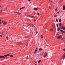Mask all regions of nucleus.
Masks as SVG:
<instances>
[{"label":"nucleus","instance_id":"nucleus-41","mask_svg":"<svg viewBox=\"0 0 65 65\" xmlns=\"http://www.w3.org/2000/svg\"><path fill=\"white\" fill-rule=\"evenodd\" d=\"M36 53V51L35 52H34V53L35 54V53Z\"/></svg>","mask_w":65,"mask_h":65},{"label":"nucleus","instance_id":"nucleus-48","mask_svg":"<svg viewBox=\"0 0 65 65\" xmlns=\"http://www.w3.org/2000/svg\"><path fill=\"white\" fill-rule=\"evenodd\" d=\"M55 17H57V16H55Z\"/></svg>","mask_w":65,"mask_h":65},{"label":"nucleus","instance_id":"nucleus-24","mask_svg":"<svg viewBox=\"0 0 65 65\" xmlns=\"http://www.w3.org/2000/svg\"><path fill=\"white\" fill-rule=\"evenodd\" d=\"M56 21L57 22H58V20L57 19H56Z\"/></svg>","mask_w":65,"mask_h":65},{"label":"nucleus","instance_id":"nucleus-31","mask_svg":"<svg viewBox=\"0 0 65 65\" xmlns=\"http://www.w3.org/2000/svg\"><path fill=\"white\" fill-rule=\"evenodd\" d=\"M60 31L61 32H63V30H60Z\"/></svg>","mask_w":65,"mask_h":65},{"label":"nucleus","instance_id":"nucleus-18","mask_svg":"<svg viewBox=\"0 0 65 65\" xmlns=\"http://www.w3.org/2000/svg\"><path fill=\"white\" fill-rule=\"evenodd\" d=\"M41 62V60H39L38 62V63H40V62Z\"/></svg>","mask_w":65,"mask_h":65},{"label":"nucleus","instance_id":"nucleus-12","mask_svg":"<svg viewBox=\"0 0 65 65\" xmlns=\"http://www.w3.org/2000/svg\"><path fill=\"white\" fill-rule=\"evenodd\" d=\"M41 38H43V36L42 35L41 36Z\"/></svg>","mask_w":65,"mask_h":65},{"label":"nucleus","instance_id":"nucleus-59","mask_svg":"<svg viewBox=\"0 0 65 65\" xmlns=\"http://www.w3.org/2000/svg\"><path fill=\"white\" fill-rule=\"evenodd\" d=\"M26 46H27V45Z\"/></svg>","mask_w":65,"mask_h":65},{"label":"nucleus","instance_id":"nucleus-25","mask_svg":"<svg viewBox=\"0 0 65 65\" xmlns=\"http://www.w3.org/2000/svg\"><path fill=\"white\" fill-rule=\"evenodd\" d=\"M56 26H57V27H58L59 26V25H58V24H57Z\"/></svg>","mask_w":65,"mask_h":65},{"label":"nucleus","instance_id":"nucleus-17","mask_svg":"<svg viewBox=\"0 0 65 65\" xmlns=\"http://www.w3.org/2000/svg\"><path fill=\"white\" fill-rule=\"evenodd\" d=\"M61 21H62V20H61V19H59V22H61Z\"/></svg>","mask_w":65,"mask_h":65},{"label":"nucleus","instance_id":"nucleus-22","mask_svg":"<svg viewBox=\"0 0 65 65\" xmlns=\"http://www.w3.org/2000/svg\"><path fill=\"white\" fill-rule=\"evenodd\" d=\"M5 58V57H4V56H2V58Z\"/></svg>","mask_w":65,"mask_h":65},{"label":"nucleus","instance_id":"nucleus-11","mask_svg":"<svg viewBox=\"0 0 65 65\" xmlns=\"http://www.w3.org/2000/svg\"><path fill=\"white\" fill-rule=\"evenodd\" d=\"M60 28H59V27H58L57 28V30L58 31H60Z\"/></svg>","mask_w":65,"mask_h":65},{"label":"nucleus","instance_id":"nucleus-55","mask_svg":"<svg viewBox=\"0 0 65 65\" xmlns=\"http://www.w3.org/2000/svg\"><path fill=\"white\" fill-rule=\"evenodd\" d=\"M64 47H65V45H64Z\"/></svg>","mask_w":65,"mask_h":65},{"label":"nucleus","instance_id":"nucleus-46","mask_svg":"<svg viewBox=\"0 0 65 65\" xmlns=\"http://www.w3.org/2000/svg\"><path fill=\"white\" fill-rule=\"evenodd\" d=\"M57 13H58V14H59V12H57Z\"/></svg>","mask_w":65,"mask_h":65},{"label":"nucleus","instance_id":"nucleus-50","mask_svg":"<svg viewBox=\"0 0 65 65\" xmlns=\"http://www.w3.org/2000/svg\"><path fill=\"white\" fill-rule=\"evenodd\" d=\"M30 26V27H31V26Z\"/></svg>","mask_w":65,"mask_h":65},{"label":"nucleus","instance_id":"nucleus-52","mask_svg":"<svg viewBox=\"0 0 65 65\" xmlns=\"http://www.w3.org/2000/svg\"><path fill=\"white\" fill-rule=\"evenodd\" d=\"M27 44H28V43H27Z\"/></svg>","mask_w":65,"mask_h":65},{"label":"nucleus","instance_id":"nucleus-19","mask_svg":"<svg viewBox=\"0 0 65 65\" xmlns=\"http://www.w3.org/2000/svg\"><path fill=\"white\" fill-rule=\"evenodd\" d=\"M31 17V18H35V17H34V16H32Z\"/></svg>","mask_w":65,"mask_h":65},{"label":"nucleus","instance_id":"nucleus-10","mask_svg":"<svg viewBox=\"0 0 65 65\" xmlns=\"http://www.w3.org/2000/svg\"><path fill=\"white\" fill-rule=\"evenodd\" d=\"M25 8V7H22L20 9V10H21L22 9H23V8Z\"/></svg>","mask_w":65,"mask_h":65},{"label":"nucleus","instance_id":"nucleus-13","mask_svg":"<svg viewBox=\"0 0 65 65\" xmlns=\"http://www.w3.org/2000/svg\"><path fill=\"white\" fill-rule=\"evenodd\" d=\"M59 35L58 34H57L56 36V37H58V36H59Z\"/></svg>","mask_w":65,"mask_h":65},{"label":"nucleus","instance_id":"nucleus-39","mask_svg":"<svg viewBox=\"0 0 65 65\" xmlns=\"http://www.w3.org/2000/svg\"><path fill=\"white\" fill-rule=\"evenodd\" d=\"M30 1H31V0H28V1L29 2H30Z\"/></svg>","mask_w":65,"mask_h":65},{"label":"nucleus","instance_id":"nucleus-15","mask_svg":"<svg viewBox=\"0 0 65 65\" xmlns=\"http://www.w3.org/2000/svg\"><path fill=\"white\" fill-rule=\"evenodd\" d=\"M38 49V48H37L36 49L35 51H36V52H37V51H38V50H37Z\"/></svg>","mask_w":65,"mask_h":65},{"label":"nucleus","instance_id":"nucleus-56","mask_svg":"<svg viewBox=\"0 0 65 65\" xmlns=\"http://www.w3.org/2000/svg\"><path fill=\"white\" fill-rule=\"evenodd\" d=\"M56 17H57V16H56Z\"/></svg>","mask_w":65,"mask_h":65},{"label":"nucleus","instance_id":"nucleus-28","mask_svg":"<svg viewBox=\"0 0 65 65\" xmlns=\"http://www.w3.org/2000/svg\"><path fill=\"white\" fill-rule=\"evenodd\" d=\"M26 59H29V57H28V56H27L26 57Z\"/></svg>","mask_w":65,"mask_h":65},{"label":"nucleus","instance_id":"nucleus-40","mask_svg":"<svg viewBox=\"0 0 65 65\" xmlns=\"http://www.w3.org/2000/svg\"><path fill=\"white\" fill-rule=\"evenodd\" d=\"M3 32H2V35H3Z\"/></svg>","mask_w":65,"mask_h":65},{"label":"nucleus","instance_id":"nucleus-3","mask_svg":"<svg viewBox=\"0 0 65 65\" xmlns=\"http://www.w3.org/2000/svg\"><path fill=\"white\" fill-rule=\"evenodd\" d=\"M58 39H60V38H62V35H60L57 37Z\"/></svg>","mask_w":65,"mask_h":65},{"label":"nucleus","instance_id":"nucleus-27","mask_svg":"<svg viewBox=\"0 0 65 65\" xmlns=\"http://www.w3.org/2000/svg\"><path fill=\"white\" fill-rule=\"evenodd\" d=\"M57 9H58V8H56L55 9V11L57 10Z\"/></svg>","mask_w":65,"mask_h":65},{"label":"nucleus","instance_id":"nucleus-51","mask_svg":"<svg viewBox=\"0 0 65 65\" xmlns=\"http://www.w3.org/2000/svg\"><path fill=\"white\" fill-rule=\"evenodd\" d=\"M35 65H37V64H35Z\"/></svg>","mask_w":65,"mask_h":65},{"label":"nucleus","instance_id":"nucleus-35","mask_svg":"<svg viewBox=\"0 0 65 65\" xmlns=\"http://www.w3.org/2000/svg\"><path fill=\"white\" fill-rule=\"evenodd\" d=\"M50 1L51 2V3H53V2L52 1Z\"/></svg>","mask_w":65,"mask_h":65},{"label":"nucleus","instance_id":"nucleus-53","mask_svg":"<svg viewBox=\"0 0 65 65\" xmlns=\"http://www.w3.org/2000/svg\"><path fill=\"white\" fill-rule=\"evenodd\" d=\"M0 7H1V6H0Z\"/></svg>","mask_w":65,"mask_h":65},{"label":"nucleus","instance_id":"nucleus-4","mask_svg":"<svg viewBox=\"0 0 65 65\" xmlns=\"http://www.w3.org/2000/svg\"><path fill=\"white\" fill-rule=\"evenodd\" d=\"M34 10H38V8H34Z\"/></svg>","mask_w":65,"mask_h":65},{"label":"nucleus","instance_id":"nucleus-32","mask_svg":"<svg viewBox=\"0 0 65 65\" xmlns=\"http://www.w3.org/2000/svg\"><path fill=\"white\" fill-rule=\"evenodd\" d=\"M47 54H46V55L45 56H44V57H46V56H47Z\"/></svg>","mask_w":65,"mask_h":65},{"label":"nucleus","instance_id":"nucleus-23","mask_svg":"<svg viewBox=\"0 0 65 65\" xmlns=\"http://www.w3.org/2000/svg\"><path fill=\"white\" fill-rule=\"evenodd\" d=\"M10 57H11V58H12V57H13V56L12 55H11L10 56Z\"/></svg>","mask_w":65,"mask_h":65},{"label":"nucleus","instance_id":"nucleus-37","mask_svg":"<svg viewBox=\"0 0 65 65\" xmlns=\"http://www.w3.org/2000/svg\"><path fill=\"white\" fill-rule=\"evenodd\" d=\"M2 58V56H0V58Z\"/></svg>","mask_w":65,"mask_h":65},{"label":"nucleus","instance_id":"nucleus-36","mask_svg":"<svg viewBox=\"0 0 65 65\" xmlns=\"http://www.w3.org/2000/svg\"><path fill=\"white\" fill-rule=\"evenodd\" d=\"M49 8H50V9H51V8L50 7V6H49Z\"/></svg>","mask_w":65,"mask_h":65},{"label":"nucleus","instance_id":"nucleus-38","mask_svg":"<svg viewBox=\"0 0 65 65\" xmlns=\"http://www.w3.org/2000/svg\"><path fill=\"white\" fill-rule=\"evenodd\" d=\"M0 37H2V35H0Z\"/></svg>","mask_w":65,"mask_h":65},{"label":"nucleus","instance_id":"nucleus-45","mask_svg":"<svg viewBox=\"0 0 65 65\" xmlns=\"http://www.w3.org/2000/svg\"><path fill=\"white\" fill-rule=\"evenodd\" d=\"M6 38H7V39L8 38V37H6Z\"/></svg>","mask_w":65,"mask_h":65},{"label":"nucleus","instance_id":"nucleus-1","mask_svg":"<svg viewBox=\"0 0 65 65\" xmlns=\"http://www.w3.org/2000/svg\"><path fill=\"white\" fill-rule=\"evenodd\" d=\"M65 58V54H64L63 56H62V57L61 58L60 60L61 61H63L64 60V58Z\"/></svg>","mask_w":65,"mask_h":65},{"label":"nucleus","instance_id":"nucleus-26","mask_svg":"<svg viewBox=\"0 0 65 65\" xmlns=\"http://www.w3.org/2000/svg\"><path fill=\"white\" fill-rule=\"evenodd\" d=\"M1 21H2V20H0V24L2 23L1 22Z\"/></svg>","mask_w":65,"mask_h":65},{"label":"nucleus","instance_id":"nucleus-43","mask_svg":"<svg viewBox=\"0 0 65 65\" xmlns=\"http://www.w3.org/2000/svg\"><path fill=\"white\" fill-rule=\"evenodd\" d=\"M38 33V32H36V34H37Z\"/></svg>","mask_w":65,"mask_h":65},{"label":"nucleus","instance_id":"nucleus-6","mask_svg":"<svg viewBox=\"0 0 65 65\" xmlns=\"http://www.w3.org/2000/svg\"><path fill=\"white\" fill-rule=\"evenodd\" d=\"M63 30H65V27H62L61 28Z\"/></svg>","mask_w":65,"mask_h":65},{"label":"nucleus","instance_id":"nucleus-14","mask_svg":"<svg viewBox=\"0 0 65 65\" xmlns=\"http://www.w3.org/2000/svg\"><path fill=\"white\" fill-rule=\"evenodd\" d=\"M17 14H18L19 15H20V14H21V13H17Z\"/></svg>","mask_w":65,"mask_h":65},{"label":"nucleus","instance_id":"nucleus-9","mask_svg":"<svg viewBox=\"0 0 65 65\" xmlns=\"http://www.w3.org/2000/svg\"><path fill=\"white\" fill-rule=\"evenodd\" d=\"M65 6H64L63 7V10H65Z\"/></svg>","mask_w":65,"mask_h":65},{"label":"nucleus","instance_id":"nucleus-7","mask_svg":"<svg viewBox=\"0 0 65 65\" xmlns=\"http://www.w3.org/2000/svg\"><path fill=\"white\" fill-rule=\"evenodd\" d=\"M52 24V26L54 27H55V26H56V25H55V24H54V23H53Z\"/></svg>","mask_w":65,"mask_h":65},{"label":"nucleus","instance_id":"nucleus-21","mask_svg":"<svg viewBox=\"0 0 65 65\" xmlns=\"http://www.w3.org/2000/svg\"><path fill=\"white\" fill-rule=\"evenodd\" d=\"M61 25H62V23H60L59 24V26H61Z\"/></svg>","mask_w":65,"mask_h":65},{"label":"nucleus","instance_id":"nucleus-47","mask_svg":"<svg viewBox=\"0 0 65 65\" xmlns=\"http://www.w3.org/2000/svg\"><path fill=\"white\" fill-rule=\"evenodd\" d=\"M14 13H17V12H14Z\"/></svg>","mask_w":65,"mask_h":65},{"label":"nucleus","instance_id":"nucleus-5","mask_svg":"<svg viewBox=\"0 0 65 65\" xmlns=\"http://www.w3.org/2000/svg\"><path fill=\"white\" fill-rule=\"evenodd\" d=\"M21 43L20 42H17L16 43V44H17V45H20V44H21Z\"/></svg>","mask_w":65,"mask_h":65},{"label":"nucleus","instance_id":"nucleus-58","mask_svg":"<svg viewBox=\"0 0 65 65\" xmlns=\"http://www.w3.org/2000/svg\"><path fill=\"white\" fill-rule=\"evenodd\" d=\"M26 38H27V37H26Z\"/></svg>","mask_w":65,"mask_h":65},{"label":"nucleus","instance_id":"nucleus-16","mask_svg":"<svg viewBox=\"0 0 65 65\" xmlns=\"http://www.w3.org/2000/svg\"><path fill=\"white\" fill-rule=\"evenodd\" d=\"M64 0H60L59 1V3H61L62 1H63Z\"/></svg>","mask_w":65,"mask_h":65},{"label":"nucleus","instance_id":"nucleus-33","mask_svg":"<svg viewBox=\"0 0 65 65\" xmlns=\"http://www.w3.org/2000/svg\"><path fill=\"white\" fill-rule=\"evenodd\" d=\"M27 17H30V15H27Z\"/></svg>","mask_w":65,"mask_h":65},{"label":"nucleus","instance_id":"nucleus-57","mask_svg":"<svg viewBox=\"0 0 65 65\" xmlns=\"http://www.w3.org/2000/svg\"><path fill=\"white\" fill-rule=\"evenodd\" d=\"M34 21H35V20Z\"/></svg>","mask_w":65,"mask_h":65},{"label":"nucleus","instance_id":"nucleus-8","mask_svg":"<svg viewBox=\"0 0 65 65\" xmlns=\"http://www.w3.org/2000/svg\"><path fill=\"white\" fill-rule=\"evenodd\" d=\"M42 48H40L39 49V51H42Z\"/></svg>","mask_w":65,"mask_h":65},{"label":"nucleus","instance_id":"nucleus-54","mask_svg":"<svg viewBox=\"0 0 65 65\" xmlns=\"http://www.w3.org/2000/svg\"><path fill=\"white\" fill-rule=\"evenodd\" d=\"M1 0H0V1H1Z\"/></svg>","mask_w":65,"mask_h":65},{"label":"nucleus","instance_id":"nucleus-29","mask_svg":"<svg viewBox=\"0 0 65 65\" xmlns=\"http://www.w3.org/2000/svg\"><path fill=\"white\" fill-rule=\"evenodd\" d=\"M50 30L51 31H53V30L52 29H51Z\"/></svg>","mask_w":65,"mask_h":65},{"label":"nucleus","instance_id":"nucleus-42","mask_svg":"<svg viewBox=\"0 0 65 65\" xmlns=\"http://www.w3.org/2000/svg\"><path fill=\"white\" fill-rule=\"evenodd\" d=\"M61 40H63V38H62L61 39Z\"/></svg>","mask_w":65,"mask_h":65},{"label":"nucleus","instance_id":"nucleus-44","mask_svg":"<svg viewBox=\"0 0 65 65\" xmlns=\"http://www.w3.org/2000/svg\"><path fill=\"white\" fill-rule=\"evenodd\" d=\"M63 33H65V31H63Z\"/></svg>","mask_w":65,"mask_h":65},{"label":"nucleus","instance_id":"nucleus-2","mask_svg":"<svg viewBox=\"0 0 65 65\" xmlns=\"http://www.w3.org/2000/svg\"><path fill=\"white\" fill-rule=\"evenodd\" d=\"M2 23H3V25H6L7 24V22H5L4 21H2Z\"/></svg>","mask_w":65,"mask_h":65},{"label":"nucleus","instance_id":"nucleus-49","mask_svg":"<svg viewBox=\"0 0 65 65\" xmlns=\"http://www.w3.org/2000/svg\"><path fill=\"white\" fill-rule=\"evenodd\" d=\"M7 34V35H8V34Z\"/></svg>","mask_w":65,"mask_h":65},{"label":"nucleus","instance_id":"nucleus-20","mask_svg":"<svg viewBox=\"0 0 65 65\" xmlns=\"http://www.w3.org/2000/svg\"><path fill=\"white\" fill-rule=\"evenodd\" d=\"M37 15H40V14L38 12L37 13Z\"/></svg>","mask_w":65,"mask_h":65},{"label":"nucleus","instance_id":"nucleus-34","mask_svg":"<svg viewBox=\"0 0 65 65\" xmlns=\"http://www.w3.org/2000/svg\"><path fill=\"white\" fill-rule=\"evenodd\" d=\"M4 56L5 57H7V55H4Z\"/></svg>","mask_w":65,"mask_h":65},{"label":"nucleus","instance_id":"nucleus-30","mask_svg":"<svg viewBox=\"0 0 65 65\" xmlns=\"http://www.w3.org/2000/svg\"><path fill=\"white\" fill-rule=\"evenodd\" d=\"M7 56H10V55H9V54H7Z\"/></svg>","mask_w":65,"mask_h":65}]
</instances>
